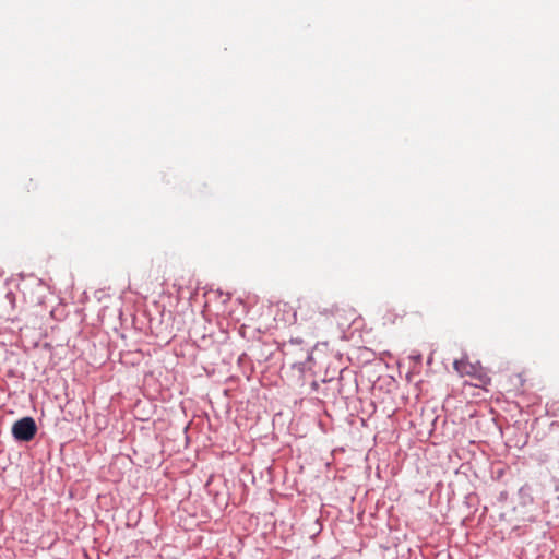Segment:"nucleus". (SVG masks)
<instances>
[{
    "mask_svg": "<svg viewBox=\"0 0 559 559\" xmlns=\"http://www.w3.org/2000/svg\"><path fill=\"white\" fill-rule=\"evenodd\" d=\"M36 432L37 426L32 417H23L12 426V435L17 441L28 442L34 439Z\"/></svg>",
    "mask_w": 559,
    "mask_h": 559,
    "instance_id": "1",
    "label": "nucleus"
},
{
    "mask_svg": "<svg viewBox=\"0 0 559 559\" xmlns=\"http://www.w3.org/2000/svg\"><path fill=\"white\" fill-rule=\"evenodd\" d=\"M478 383H476V386H485L490 383V378L485 373H479L477 376Z\"/></svg>",
    "mask_w": 559,
    "mask_h": 559,
    "instance_id": "3",
    "label": "nucleus"
},
{
    "mask_svg": "<svg viewBox=\"0 0 559 559\" xmlns=\"http://www.w3.org/2000/svg\"><path fill=\"white\" fill-rule=\"evenodd\" d=\"M454 369L461 373V374H464V373H469V371L467 369H473L474 367L473 366H469L467 365L466 362L464 361H459V360H455L454 361Z\"/></svg>",
    "mask_w": 559,
    "mask_h": 559,
    "instance_id": "2",
    "label": "nucleus"
}]
</instances>
